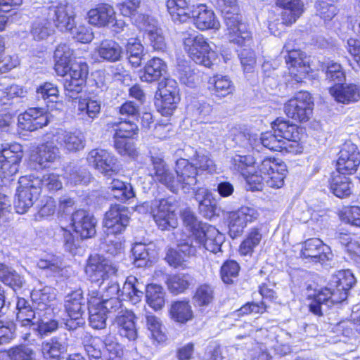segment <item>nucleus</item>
Wrapping results in <instances>:
<instances>
[{"label": "nucleus", "instance_id": "obj_1", "mask_svg": "<svg viewBox=\"0 0 360 360\" xmlns=\"http://www.w3.org/2000/svg\"><path fill=\"white\" fill-rule=\"evenodd\" d=\"M151 162L153 165V178L167 186L171 191L176 193L181 188L184 193L194 190L198 183L197 169L193 167L189 160L180 158L176 162L174 174L165 165L162 155L155 156L151 153Z\"/></svg>", "mask_w": 360, "mask_h": 360}, {"label": "nucleus", "instance_id": "obj_2", "mask_svg": "<svg viewBox=\"0 0 360 360\" xmlns=\"http://www.w3.org/2000/svg\"><path fill=\"white\" fill-rule=\"evenodd\" d=\"M355 278L349 270H342L333 275L329 286L318 291L309 304L311 312L317 316L323 314V307L345 301L348 292L355 283Z\"/></svg>", "mask_w": 360, "mask_h": 360}, {"label": "nucleus", "instance_id": "obj_3", "mask_svg": "<svg viewBox=\"0 0 360 360\" xmlns=\"http://www.w3.org/2000/svg\"><path fill=\"white\" fill-rule=\"evenodd\" d=\"M215 4L224 16L229 41L241 46H250L252 43L250 32L241 21L237 1L216 0Z\"/></svg>", "mask_w": 360, "mask_h": 360}, {"label": "nucleus", "instance_id": "obj_4", "mask_svg": "<svg viewBox=\"0 0 360 360\" xmlns=\"http://www.w3.org/2000/svg\"><path fill=\"white\" fill-rule=\"evenodd\" d=\"M181 38L185 51L195 63L207 68L214 64L217 53L202 34L190 30L183 32Z\"/></svg>", "mask_w": 360, "mask_h": 360}, {"label": "nucleus", "instance_id": "obj_5", "mask_svg": "<svg viewBox=\"0 0 360 360\" xmlns=\"http://www.w3.org/2000/svg\"><path fill=\"white\" fill-rule=\"evenodd\" d=\"M19 186L17 190V198L15 201L16 212L19 214L26 212L34 204L40 194L39 176L27 175L21 176L18 181Z\"/></svg>", "mask_w": 360, "mask_h": 360}, {"label": "nucleus", "instance_id": "obj_6", "mask_svg": "<svg viewBox=\"0 0 360 360\" xmlns=\"http://www.w3.org/2000/svg\"><path fill=\"white\" fill-rule=\"evenodd\" d=\"M155 98V105L158 111L162 115H172L180 101L179 89L177 82L169 78L160 82Z\"/></svg>", "mask_w": 360, "mask_h": 360}, {"label": "nucleus", "instance_id": "obj_7", "mask_svg": "<svg viewBox=\"0 0 360 360\" xmlns=\"http://www.w3.org/2000/svg\"><path fill=\"white\" fill-rule=\"evenodd\" d=\"M313 105L310 94L307 91H300L285 104L284 111L292 120L306 122L310 118Z\"/></svg>", "mask_w": 360, "mask_h": 360}, {"label": "nucleus", "instance_id": "obj_8", "mask_svg": "<svg viewBox=\"0 0 360 360\" xmlns=\"http://www.w3.org/2000/svg\"><path fill=\"white\" fill-rule=\"evenodd\" d=\"M89 166L106 176L118 173L120 165L117 158L106 150L96 148L90 150L86 156Z\"/></svg>", "mask_w": 360, "mask_h": 360}, {"label": "nucleus", "instance_id": "obj_9", "mask_svg": "<svg viewBox=\"0 0 360 360\" xmlns=\"http://www.w3.org/2000/svg\"><path fill=\"white\" fill-rule=\"evenodd\" d=\"M117 266L109 259L98 255L89 257L85 272L92 282L104 281L105 279L115 276Z\"/></svg>", "mask_w": 360, "mask_h": 360}, {"label": "nucleus", "instance_id": "obj_10", "mask_svg": "<svg viewBox=\"0 0 360 360\" xmlns=\"http://www.w3.org/2000/svg\"><path fill=\"white\" fill-rule=\"evenodd\" d=\"M41 14L53 22L60 31H68L75 25V14L71 6L67 4L51 5L42 8Z\"/></svg>", "mask_w": 360, "mask_h": 360}, {"label": "nucleus", "instance_id": "obj_11", "mask_svg": "<svg viewBox=\"0 0 360 360\" xmlns=\"http://www.w3.org/2000/svg\"><path fill=\"white\" fill-rule=\"evenodd\" d=\"M129 222L128 209L121 205H112L105 212L103 225L108 234H118L124 231Z\"/></svg>", "mask_w": 360, "mask_h": 360}, {"label": "nucleus", "instance_id": "obj_12", "mask_svg": "<svg viewBox=\"0 0 360 360\" xmlns=\"http://www.w3.org/2000/svg\"><path fill=\"white\" fill-rule=\"evenodd\" d=\"M259 217L257 210L251 207H242L229 213L228 217L229 233L232 238L240 236L249 223Z\"/></svg>", "mask_w": 360, "mask_h": 360}, {"label": "nucleus", "instance_id": "obj_13", "mask_svg": "<svg viewBox=\"0 0 360 360\" xmlns=\"http://www.w3.org/2000/svg\"><path fill=\"white\" fill-rule=\"evenodd\" d=\"M259 172L265 175V182L271 188H278L283 186L286 174V166L274 159L266 158L258 165Z\"/></svg>", "mask_w": 360, "mask_h": 360}, {"label": "nucleus", "instance_id": "obj_14", "mask_svg": "<svg viewBox=\"0 0 360 360\" xmlns=\"http://www.w3.org/2000/svg\"><path fill=\"white\" fill-rule=\"evenodd\" d=\"M49 122L46 110L40 108H30L18 117V127L21 130L33 131L46 126Z\"/></svg>", "mask_w": 360, "mask_h": 360}, {"label": "nucleus", "instance_id": "obj_15", "mask_svg": "<svg viewBox=\"0 0 360 360\" xmlns=\"http://www.w3.org/2000/svg\"><path fill=\"white\" fill-rule=\"evenodd\" d=\"M360 164L359 153L356 145L346 143L337 161L338 174L345 175L355 172Z\"/></svg>", "mask_w": 360, "mask_h": 360}, {"label": "nucleus", "instance_id": "obj_16", "mask_svg": "<svg viewBox=\"0 0 360 360\" xmlns=\"http://www.w3.org/2000/svg\"><path fill=\"white\" fill-rule=\"evenodd\" d=\"M283 49L288 53L285 61L289 65L290 75L296 82H302L311 70L309 58L300 50H288L286 45Z\"/></svg>", "mask_w": 360, "mask_h": 360}, {"label": "nucleus", "instance_id": "obj_17", "mask_svg": "<svg viewBox=\"0 0 360 360\" xmlns=\"http://www.w3.org/2000/svg\"><path fill=\"white\" fill-rule=\"evenodd\" d=\"M65 309L72 321H76V326H71L67 323L71 328L83 323L82 316L84 313L85 300L83 292L80 289L68 293L65 297Z\"/></svg>", "mask_w": 360, "mask_h": 360}, {"label": "nucleus", "instance_id": "obj_18", "mask_svg": "<svg viewBox=\"0 0 360 360\" xmlns=\"http://www.w3.org/2000/svg\"><path fill=\"white\" fill-rule=\"evenodd\" d=\"M301 254L303 257L309 259L314 262L323 263L332 259L330 248L319 238H311L303 244Z\"/></svg>", "mask_w": 360, "mask_h": 360}, {"label": "nucleus", "instance_id": "obj_19", "mask_svg": "<svg viewBox=\"0 0 360 360\" xmlns=\"http://www.w3.org/2000/svg\"><path fill=\"white\" fill-rule=\"evenodd\" d=\"M72 222L75 231L82 238H90L96 234V219L84 210H79L72 215Z\"/></svg>", "mask_w": 360, "mask_h": 360}, {"label": "nucleus", "instance_id": "obj_20", "mask_svg": "<svg viewBox=\"0 0 360 360\" xmlns=\"http://www.w3.org/2000/svg\"><path fill=\"white\" fill-rule=\"evenodd\" d=\"M53 138L60 147L68 152L79 151L85 147V137L80 131L60 129L53 135Z\"/></svg>", "mask_w": 360, "mask_h": 360}, {"label": "nucleus", "instance_id": "obj_21", "mask_svg": "<svg viewBox=\"0 0 360 360\" xmlns=\"http://www.w3.org/2000/svg\"><path fill=\"white\" fill-rule=\"evenodd\" d=\"M194 240L196 248L202 247L211 252L217 253L221 250L224 236L215 227L209 225L202 232H200Z\"/></svg>", "mask_w": 360, "mask_h": 360}, {"label": "nucleus", "instance_id": "obj_22", "mask_svg": "<svg viewBox=\"0 0 360 360\" xmlns=\"http://www.w3.org/2000/svg\"><path fill=\"white\" fill-rule=\"evenodd\" d=\"M192 16L195 27L200 30H218L220 27L214 11L205 4H198L193 6Z\"/></svg>", "mask_w": 360, "mask_h": 360}, {"label": "nucleus", "instance_id": "obj_23", "mask_svg": "<svg viewBox=\"0 0 360 360\" xmlns=\"http://www.w3.org/2000/svg\"><path fill=\"white\" fill-rule=\"evenodd\" d=\"M154 220L162 230L175 228L177 226V217L175 206L166 199L159 201L156 213L153 214Z\"/></svg>", "mask_w": 360, "mask_h": 360}, {"label": "nucleus", "instance_id": "obj_24", "mask_svg": "<svg viewBox=\"0 0 360 360\" xmlns=\"http://www.w3.org/2000/svg\"><path fill=\"white\" fill-rule=\"evenodd\" d=\"M116 13L114 8L108 4H101L87 13L89 22L98 27H110L114 21Z\"/></svg>", "mask_w": 360, "mask_h": 360}, {"label": "nucleus", "instance_id": "obj_25", "mask_svg": "<svg viewBox=\"0 0 360 360\" xmlns=\"http://www.w3.org/2000/svg\"><path fill=\"white\" fill-rule=\"evenodd\" d=\"M68 346L65 335L56 336L41 343V352L46 360H60L61 355L67 351Z\"/></svg>", "mask_w": 360, "mask_h": 360}, {"label": "nucleus", "instance_id": "obj_26", "mask_svg": "<svg viewBox=\"0 0 360 360\" xmlns=\"http://www.w3.org/2000/svg\"><path fill=\"white\" fill-rule=\"evenodd\" d=\"M334 99L343 104H349L360 100V87L354 84H336L329 89Z\"/></svg>", "mask_w": 360, "mask_h": 360}, {"label": "nucleus", "instance_id": "obj_27", "mask_svg": "<svg viewBox=\"0 0 360 360\" xmlns=\"http://www.w3.org/2000/svg\"><path fill=\"white\" fill-rule=\"evenodd\" d=\"M34 307L38 311L51 310L56 300V293L50 286L35 288L31 292Z\"/></svg>", "mask_w": 360, "mask_h": 360}, {"label": "nucleus", "instance_id": "obj_28", "mask_svg": "<svg viewBox=\"0 0 360 360\" xmlns=\"http://www.w3.org/2000/svg\"><path fill=\"white\" fill-rule=\"evenodd\" d=\"M276 5L283 10L281 19L285 25L295 23L304 12L302 0H276Z\"/></svg>", "mask_w": 360, "mask_h": 360}, {"label": "nucleus", "instance_id": "obj_29", "mask_svg": "<svg viewBox=\"0 0 360 360\" xmlns=\"http://www.w3.org/2000/svg\"><path fill=\"white\" fill-rule=\"evenodd\" d=\"M60 158L59 148L53 142H46L39 145L31 160L37 162L41 167H49V163L54 162Z\"/></svg>", "mask_w": 360, "mask_h": 360}, {"label": "nucleus", "instance_id": "obj_30", "mask_svg": "<svg viewBox=\"0 0 360 360\" xmlns=\"http://www.w3.org/2000/svg\"><path fill=\"white\" fill-rule=\"evenodd\" d=\"M272 129L281 139L297 143L302 136V129L288 121L277 119L272 123Z\"/></svg>", "mask_w": 360, "mask_h": 360}, {"label": "nucleus", "instance_id": "obj_31", "mask_svg": "<svg viewBox=\"0 0 360 360\" xmlns=\"http://www.w3.org/2000/svg\"><path fill=\"white\" fill-rule=\"evenodd\" d=\"M250 144L257 150V147L262 145L264 147L274 151H279L283 148V141L279 138L277 133L266 131L261 134L259 137L257 134L250 135Z\"/></svg>", "mask_w": 360, "mask_h": 360}, {"label": "nucleus", "instance_id": "obj_32", "mask_svg": "<svg viewBox=\"0 0 360 360\" xmlns=\"http://www.w3.org/2000/svg\"><path fill=\"white\" fill-rule=\"evenodd\" d=\"M196 252V245L193 242L180 243L178 244V250L169 248L167 252L165 260L175 268L181 266L185 262V257L194 255Z\"/></svg>", "mask_w": 360, "mask_h": 360}, {"label": "nucleus", "instance_id": "obj_33", "mask_svg": "<svg viewBox=\"0 0 360 360\" xmlns=\"http://www.w3.org/2000/svg\"><path fill=\"white\" fill-rule=\"evenodd\" d=\"M187 152H193V155L189 158V162L193 165L198 173L206 172L211 173L215 170V164L210 154L202 149L193 150L188 146L186 148Z\"/></svg>", "mask_w": 360, "mask_h": 360}, {"label": "nucleus", "instance_id": "obj_34", "mask_svg": "<svg viewBox=\"0 0 360 360\" xmlns=\"http://www.w3.org/2000/svg\"><path fill=\"white\" fill-rule=\"evenodd\" d=\"M120 334L129 339L134 340L137 338V329L135 324V315L131 311H125L116 319Z\"/></svg>", "mask_w": 360, "mask_h": 360}, {"label": "nucleus", "instance_id": "obj_35", "mask_svg": "<svg viewBox=\"0 0 360 360\" xmlns=\"http://www.w3.org/2000/svg\"><path fill=\"white\" fill-rule=\"evenodd\" d=\"M73 50L69 45L63 44L58 46L54 53L55 70L58 75L64 77L68 66L72 63Z\"/></svg>", "mask_w": 360, "mask_h": 360}, {"label": "nucleus", "instance_id": "obj_36", "mask_svg": "<svg viewBox=\"0 0 360 360\" xmlns=\"http://www.w3.org/2000/svg\"><path fill=\"white\" fill-rule=\"evenodd\" d=\"M166 63L160 58L154 57L148 61L140 78L141 81L146 82L157 81L166 72Z\"/></svg>", "mask_w": 360, "mask_h": 360}, {"label": "nucleus", "instance_id": "obj_37", "mask_svg": "<svg viewBox=\"0 0 360 360\" xmlns=\"http://www.w3.org/2000/svg\"><path fill=\"white\" fill-rule=\"evenodd\" d=\"M98 56L109 62H116L122 58V46L113 40H103L96 49Z\"/></svg>", "mask_w": 360, "mask_h": 360}, {"label": "nucleus", "instance_id": "obj_38", "mask_svg": "<svg viewBox=\"0 0 360 360\" xmlns=\"http://www.w3.org/2000/svg\"><path fill=\"white\" fill-rule=\"evenodd\" d=\"M210 84L212 94L219 98L233 94L235 91L233 82L227 76L216 75L210 79Z\"/></svg>", "mask_w": 360, "mask_h": 360}, {"label": "nucleus", "instance_id": "obj_39", "mask_svg": "<svg viewBox=\"0 0 360 360\" xmlns=\"http://www.w3.org/2000/svg\"><path fill=\"white\" fill-rule=\"evenodd\" d=\"M108 127L114 131L113 139H131L139 131L136 124L131 121H111Z\"/></svg>", "mask_w": 360, "mask_h": 360}, {"label": "nucleus", "instance_id": "obj_40", "mask_svg": "<svg viewBox=\"0 0 360 360\" xmlns=\"http://www.w3.org/2000/svg\"><path fill=\"white\" fill-rule=\"evenodd\" d=\"M99 305L96 299L89 300V321L90 326L95 329H103L106 326L107 314Z\"/></svg>", "mask_w": 360, "mask_h": 360}, {"label": "nucleus", "instance_id": "obj_41", "mask_svg": "<svg viewBox=\"0 0 360 360\" xmlns=\"http://www.w3.org/2000/svg\"><path fill=\"white\" fill-rule=\"evenodd\" d=\"M126 53L130 64L134 67H139L143 59L144 47L138 38H130L125 45Z\"/></svg>", "mask_w": 360, "mask_h": 360}, {"label": "nucleus", "instance_id": "obj_42", "mask_svg": "<svg viewBox=\"0 0 360 360\" xmlns=\"http://www.w3.org/2000/svg\"><path fill=\"white\" fill-rule=\"evenodd\" d=\"M351 185L352 183L349 177L345 175L336 174L332 177L330 183V189L335 195L343 198L351 194Z\"/></svg>", "mask_w": 360, "mask_h": 360}, {"label": "nucleus", "instance_id": "obj_43", "mask_svg": "<svg viewBox=\"0 0 360 360\" xmlns=\"http://www.w3.org/2000/svg\"><path fill=\"white\" fill-rule=\"evenodd\" d=\"M110 189L113 198L120 201H126L135 196L133 187L130 184L117 179L112 181Z\"/></svg>", "mask_w": 360, "mask_h": 360}, {"label": "nucleus", "instance_id": "obj_44", "mask_svg": "<svg viewBox=\"0 0 360 360\" xmlns=\"http://www.w3.org/2000/svg\"><path fill=\"white\" fill-rule=\"evenodd\" d=\"M64 177L71 184H86L89 181V173L77 165H68L65 169Z\"/></svg>", "mask_w": 360, "mask_h": 360}, {"label": "nucleus", "instance_id": "obj_45", "mask_svg": "<svg viewBox=\"0 0 360 360\" xmlns=\"http://www.w3.org/2000/svg\"><path fill=\"white\" fill-rule=\"evenodd\" d=\"M181 218L184 226L191 233V238L195 240L200 231H203L209 225L200 222L190 209H185L181 212Z\"/></svg>", "mask_w": 360, "mask_h": 360}, {"label": "nucleus", "instance_id": "obj_46", "mask_svg": "<svg viewBox=\"0 0 360 360\" xmlns=\"http://www.w3.org/2000/svg\"><path fill=\"white\" fill-rule=\"evenodd\" d=\"M170 314L175 321L185 323L193 317L191 306L186 301L175 302L171 306Z\"/></svg>", "mask_w": 360, "mask_h": 360}, {"label": "nucleus", "instance_id": "obj_47", "mask_svg": "<svg viewBox=\"0 0 360 360\" xmlns=\"http://www.w3.org/2000/svg\"><path fill=\"white\" fill-rule=\"evenodd\" d=\"M262 238V236L258 229H252L240 245V254L243 256H251L255 248L259 245Z\"/></svg>", "mask_w": 360, "mask_h": 360}, {"label": "nucleus", "instance_id": "obj_48", "mask_svg": "<svg viewBox=\"0 0 360 360\" xmlns=\"http://www.w3.org/2000/svg\"><path fill=\"white\" fill-rule=\"evenodd\" d=\"M78 112L83 118L88 117L93 120L100 114L101 102L91 98L80 99L78 103Z\"/></svg>", "mask_w": 360, "mask_h": 360}, {"label": "nucleus", "instance_id": "obj_49", "mask_svg": "<svg viewBox=\"0 0 360 360\" xmlns=\"http://www.w3.org/2000/svg\"><path fill=\"white\" fill-rule=\"evenodd\" d=\"M146 326L150 331L151 338L158 342H162L166 340V335L163 332V326L159 318L151 313L145 314Z\"/></svg>", "mask_w": 360, "mask_h": 360}, {"label": "nucleus", "instance_id": "obj_50", "mask_svg": "<svg viewBox=\"0 0 360 360\" xmlns=\"http://www.w3.org/2000/svg\"><path fill=\"white\" fill-rule=\"evenodd\" d=\"M146 297L147 303L155 310L160 309L165 305V292L160 285H148L146 288Z\"/></svg>", "mask_w": 360, "mask_h": 360}, {"label": "nucleus", "instance_id": "obj_51", "mask_svg": "<svg viewBox=\"0 0 360 360\" xmlns=\"http://www.w3.org/2000/svg\"><path fill=\"white\" fill-rule=\"evenodd\" d=\"M53 31L50 20L42 14L33 22L31 32L35 39L42 40L51 35Z\"/></svg>", "mask_w": 360, "mask_h": 360}, {"label": "nucleus", "instance_id": "obj_52", "mask_svg": "<svg viewBox=\"0 0 360 360\" xmlns=\"http://www.w3.org/2000/svg\"><path fill=\"white\" fill-rule=\"evenodd\" d=\"M131 251L137 266L146 265L147 262L155 256L154 250L151 249L149 245L141 243L134 244Z\"/></svg>", "mask_w": 360, "mask_h": 360}, {"label": "nucleus", "instance_id": "obj_53", "mask_svg": "<svg viewBox=\"0 0 360 360\" xmlns=\"http://www.w3.org/2000/svg\"><path fill=\"white\" fill-rule=\"evenodd\" d=\"M179 78L181 83L188 87L193 88L198 85L202 81L200 73L198 71L195 72L190 66L178 67Z\"/></svg>", "mask_w": 360, "mask_h": 360}, {"label": "nucleus", "instance_id": "obj_54", "mask_svg": "<svg viewBox=\"0 0 360 360\" xmlns=\"http://www.w3.org/2000/svg\"><path fill=\"white\" fill-rule=\"evenodd\" d=\"M23 156L22 147L18 143L6 144L0 151V160L20 164Z\"/></svg>", "mask_w": 360, "mask_h": 360}, {"label": "nucleus", "instance_id": "obj_55", "mask_svg": "<svg viewBox=\"0 0 360 360\" xmlns=\"http://www.w3.org/2000/svg\"><path fill=\"white\" fill-rule=\"evenodd\" d=\"M7 355L10 360H34L35 353L32 348L19 345L10 348Z\"/></svg>", "mask_w": 360, "mask_h": 360}, {"label": "nucleus", "instance_id": "obj_56", "mask_svg": "<svg viewBox=\"0 0 360 360\" xmlns=\"http://www.w3.org/2000/svg\"><path fill=\"white\" fill-rule=\"evenodd\" d=\"M190 276L188 275H174L171 276L167 281L168 288L175 294L183 292L190 285Z\"/></svg>", "mask_w": 360, "mask_h": 360}, {"label": "nucleus", "instance_id": "obj_57", "mask_svg": "<svg viewBox=\"0 0 360 360\" xmlns=\"http://www.w3.org/2000/svg\"><path fill=\"white\" fill-rule=\"evenodd\" d=\"M239 270L240 266L236 262L229 260L224 262L221 268V277L224 283H232L233 278L238 276Z\"/></svg>", "mask_w": 360, "mask_h": 360}, {"label": "nucleus", "instance_id": "obj_58", "mask_svg": "<svg viewBox=\"0 0 360 360\" xmlns=\"http://www.w3.org/2000/svg\"><path fill=\"white\" fill-rule=\"evenodd\" d=\"M340 217L345 223L360 227V207H344L340 213Z\"/></svg>", "mask_w": 360, "mask_h": 360}, {"label": "nucleus", "instance_id": "obj_59", "mask_svg": "<svg viewBox=\"0 0 360 360\" xmlns=\"http://www.w3.org/2000/svg\"><path fill=\"white\" fill-rule=\"evenodd\" d=\"M241 65L245 72H252L256 65L255 52L250 48H244L238 53Z\"/></svg>", "mask_w": 360, "mask_h": 360}, {"label": "nucleus", "instance_id": "obj_60", "mask_svg": "<svg viewBox=\"0 0 360 360\" xmlns=\"http://www.w3.org/2000/svg\"><path fill=\"white\" fill-rule=\"evenodd\" d=\"M326 70V79L337 84L345 79V75L340 64L330 61L327 63Z\"/></svg>", "mask_w": 360, "mask_h": 360}, {"label": "nucleus", "instance_id": "obj_61", "mask_svg": "<svg viewBox=\"0 0 360 360\" xmlns=\"http://www.w3.org/2000/svg\"><path fill=\"white\" fill-rule=\"evenodd\" d=\"M88 72V65L86 63L82 60L74 61L68 66V72L65 76L86 81Z\"/></svg>", "mask_w": 360, "mask_h": 360}, {"label": "nucleus", "instance_id": "obj_62", "mask_svg": "<svg viewBox=\"0 0 360 360\" xmlns=\"http://www.w3.org/2000/svg\"><path fill=\"white\" fill-rule=\"evenodd\" d=\"M214 298V291L211 286L208 285H201L199 286L194 295V300L200 306L208 305L212 302Z\"/></svg>", "mask_w": 360, "mask_h": 360}, {"label": "nucleus", "instance_id": "obj_63", "mask_svg": "<svg viewBox=\"0 0 360 360\" xmlns=\"http://www.w3.org/2000/svg\"><path fill=\"white\" fill-rule=\"evenodd\" d=\"M134 18L137 27L147 34L158 29L155 20L148 15L137 13Z\"/></svg>", "mask_w": 360, "mask_h": 360}, {"label": "nucleus", "instance_id": "obj_64", "mask_svg": "<svg viewBox=\"0 0 360 360\" xmlns=\"http://www.w3.org/2000/svg\"><path fill=\"white\" fill-rule=\"evenodd\" d=\"M36 93L39 98H41L44 101L49 99L53 101L58 98L59 91L57 86L54 84L44 82L37 87Z\"/></svg>", "mask_w": 360, "mask_h": 360}]
</instances>
